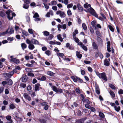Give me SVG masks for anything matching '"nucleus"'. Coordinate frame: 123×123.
<instances>
[{"label":"nucleus","instance_id":"24","mask_svg":"<svg viewBox=\"0 0 123 123\" xmlns=\"http://www.w3.org/2000/svg\"><path fill=\"white\" fill-rule=\"evenodd\" d=\"M43 35L45 36H48L49 35V33L46 31H45L43 32Z\"/></svg>","mask_w":123,"mask_h":123},{"label":"nucleus","instance_id":"62","mask_svg":"<svg viewBox=\"0 0 123 123\" xmlns=\"http://www.w3.org/2000/svg\"><path fill=\"white\" fill-rule=\"evenodd\" d=\"M90 104H87L85 105V107L87 108L90 109L91 107L89 105Z\"/></svg>","mask_w":123,"mask_h":123},{"label":"nucleus","instance_id":"9","mask_svg":"<svg viewBox=\"0 0 123 123\" xmlns=\"http://www.w3.org/2000/svg\"><path fill=\"white\" fill-rule=\"evenodd\" d=\"M40 84L39 83H37L35 85V91H38L40 88Z\"/></svg>","mask_w":123,"mask_h":123},{"label":"nucleus","instance_id":"37","mask_svg":"<svg viewBox=\"0 0 123 123\" xmlns=\"http://www.w3.org/2000/svg\"><path fill=\"white\" fill-rule=\"evenodd\" d=\"M109 86L111 88L113 89H116V87L115 86L111 84H109Z\"/></svg>","mask_w":123,"mask_h":123},{"label":"nucleus","instance_id":"1","mask_svg":"<svg viewBox=\"0 0 123 123\" xmlns=\"http://www.w3.org/2000/svg\"><path fill=\"white\" fill-rule=\"evenodd\" d=\"M6 13L7 15V18L9 20H12V19L14 16H15L16 14L14 12H12V11L8 10L6 12Z\"/></svg>","mask_w":123,"mask_h":123},{"label":"nucleus","instance_id":"2","mask_svg":"<svg viewBox=\"0 0 123 123\" xmlns=\"http://www.w3.org/2000/svg\"><path fill=\"white\" fill-rule=\"evenodd\" d=\"M87 12H89L91 14L97 18H98V16L96 14L95 11L92 7L89 8L87 10L85 11Z\"/></svg>","mask_w":123,"mask_h":123},{"label":"nucleus","instance_id":"16","mask_svg":"<svg viewBox=\"0 0 123 123\" xmlns=\"http://www.w3.org/2000/svg\"><path fill=\"white\" fill-rule=\"evenodd\" d=\"M22 48L23 50L27 47V45L25 43H22L21 44Z\"/></svg>","mask_w":123,"mask_h":123},{"label":"nucleus","instance_id":"21","mask_svg":"<svg viewBox=\"0 0 123 123\" xmlns=\"http://www.w3.org/2000/svg\"><path fill=\"white\" fill-rule=\"evenodd\" d=\"M76 55L77 56L78 58L80 59L81 58L82 56V55L80 54L78 51L76 52Z\"/></svg>","mask_w":123,"mask_h":123},{"label":"nucleus","instance_id":"57","mask_svg":"<svg viewBox=\"0 0 123 123\" xmlns=\"http://www.w3.org/2000/svg\"><path fill=\"white\" fill-rule=\"evenodd\" d=\"M67 12L68 15V16H71L72 14L70 10H68Z\"/></svg>","mask_w":123,"mask_h":123},{"label":"nucleus","instance_id":"35","mask_svg":"<svg viewBox=\"0 0 123 123\" xmlns=\"http://www.w3.org/2000/svg\"><path fill=\"white\" fill-rule=\"evenodd\" d=\"M99 115L101 117L103 118L105 117V116L104 114L101 112H99Z\"/></svg>","mask_w":123,"mask_h":123},{"label":"nucleus","instance_id":"25","mask_svg":"<svg viewBox=\"0 0 123 123\" xmlns=\"http://www.w3.org/2000/svg\"><path fill=\"white\" fill-rule=\"evenodd\" d=\"M115 109L118 112L120 109V107L119 106L117 107L116 106H115L114 107Z\"/></svg>","mask_w":123,"mask_h":123},{"label":"nucleus","instance_id":"50","mask_svg":"<svg viewBox=\"0 0 123 123\" xmlns=\"http://www.w3.org/2000/svg\"><path fill=\"white\" fill-rule=\"evenodd\" d=\"M57 54L58 55L61 57L63 56L64 55V54L62 53H57Z\"/></svg>","mask_w":123,"mask_h":123},{"label":"nucleus","instance_id":"51","mask_svg":"<svg viewBox=\"0 0 123 123\" xmlns=\"http://www.w3.org/2000/svg\"><path fill=\"white\" fill-rule=\"evenodd\" d=\"M22 80L23 82H25L27 80V79L25 77H23L22 78Z\"/></svg>","mask_w":123,"mask_h":123},{"label":"nucleus","instance_id":"3","mask_svg":"<svg viewBox=\"0 0 123 123\" xmlns=\"http://www.w3.org/2000/svg\"><path fill=\"white\" fill-rule=\"evenodd\" d=\"M14 74V72H11L8 73H5L3 74V77L6 79L10 78Z\"/></svg>","mask_w":123,"mask_h":123},{"label":"nucleus","instance_id":"4","mask_svg":"<svg viewBox=\"0 0 123 123\" xmlns=\"http://www.w3.org/2000/svg\"><path fill=\"white\" fill-rule=\"evenodd\" d=\"M52 88L53 91L58 93H62V91L61 89L57 88L55 86H53Z\"/></svg>","mask_w":123,"mask_h":123},{"label":"nucleus","instance_id":"40","mask_svg":"<svg viewBox=\"0 0 123 123\" xmlns=\"http://www.w3.org/2000/svg\"><path fill=\"white\" fill-rule=\"evenodd\" d=\"M14 31L12 27H11L10 28V31L9 32V34H11L14 33Z\"/></svg>","mask_w":123,"mask_h":123},{"label":"nucleus","instance_id":"53","mask_svg":"<svg viewBox=\"0 0 123 123\" xmlns=\"http://www.w3.org/2000/svg\"><path fill=\"white\" fill-rule=\"evenodd\" d=\"M89 29L91 33H93L94 32V31L92 28V27H90L89 28Z\"/></svg>","mask_w":123,"mask_h":123},{"label":"nucleus","instance_id":"54","mask_svg":"<svg viewBox=\"0 0 123 123\" xmlns=\"http://www.w3.org/2000/svg\"><path fill=\"white\" fill-rule=\"evenodd\" d=\"M82 49L84 50H85V51H87V48L84 45H83V46L82 47Z\"/></svg>","mask_w":123,"mask_h":123},{"label":"nucleus","instance_id":"46","mask_svg":"<svg viewBox=\"0 0 123 123\" xmlns=\"http://www.w3.org/2000/svg\"><path fill=\"white\" fill-rule=\"evenodd\" d=\"M34 31L32 29H29L28 30V32L31 34H33V31Z\"/></svg>","mask_w":123,"mask_h":123},{"label":"nucleus","instance_id":"55","mask_svg":"<svg viewBox=\"0 0 123 123\" xmlns=\"http://www.w3.org/2000/svg\"><path fill=\"white\" fill-rule=\"evenodd\" d=\"M8 30H7L5 32H3L0 33V36L3 35L5 34H6L8 33Z\"/></svg>","mask_w":123,"mask_h":123},{"label":"nucleus","instance_id":"13","mask_svg":"<svg viewBox=\"0 0 123 123\" xmlns=\"http://www.w3.org/2000/svg\"><path fill=\"white\" fill-rule=\"evenodd\" d=\"M97 39L98 43L99 44H102V40L101 38L98 37H97Z\"/></svg>","mask_w":123,"mask_h":123},{"label":"nucleus","instance_id":"45","mask_svg":"<svg viewBox=\"0 0 123 123\" xmlns=\"http://www.w3.org/2000/svg\"><path fill=\"white\" fill-rule=\"evenodd\" d=\"M51 5H55L57 4V2L56 1H51L50 3Z\"/></svg>","mask_w":123,"mask_h":123},{"label":"nucleus","instance_id":"61","mask_svg":"<svg viewBox=\"0 0 123 123\" xmlns=\"http://www.w3.org/2000/svg\"><path fill=\"white\" fill-rule=\"evenodd\" d=\"M75 91L76 92L78 93L79 94L81 93L80 92L79 89L78 88H76L75 89Z\"/></svg>","mask_w":123,"mask_h":123},{"label":"nucleus","instance_id":"52","mask_svg":"<svg viewBox=\"0 0 123 123\" xmlns=\"http://www.w3.org/2000/svg\"><path fill=\"white\" fill-rule=\"evenodd\" d=\"M62 27V26L61 25L59 24L57 26V28H58V30L59 31H61V30L60 29Z\"/></svg>","mask_w":123,"mask_h":123},{"label":"nucleus","instance_id":"38","mask_svg":"<svg viewBox=\"0 0 123 123\" xmlns=\"http://www.w3.org/2000/svg\"><path fill=\"white\" fill-rule=\"evenodd\" d=\"M78 31L77 30H76L73 33V36H76V35L78 34Z\"/></svg>","mask_w":123,"mask_h":123},{"label":"nucleus","instance_id":"49","mask_svg":"<svg viewBox=\"0 0 123 123\" xmlns=\"http://www.w3.org/2000/svg\"><path fill=\"white\" fill-rule=\"evenodd\" d=\"M39 17V16L38 14L37 13H35L34 16H33V18H36L38 17Z\"/></svg>","mask_w":123,"mask_h":123},{"label":"nucleus","instance_id":"15","mask_svg":"<svg viewBox=\"0 0 123 123\" xmlns=\"http://www.w3.org/2000/svg\"><path fill=\"white\" fill-rule=\"evenodd\" d=\"M77 7L80 12H82L83 11V7L80 4H78Z\"/></svg>","mask_w":123,"mask_h":123},{"label":"nucleus","instance_id":"64","mask_svg":"<svg viewBox=\"0 0 123 123\" xmlns=\"http://www.w3.org/2000/svg\"><path fill=\"white\" fill-rule=\"evenodd\" d=\"M96 34L98 36H101V34L99 31H96Z\"/></svg>","mask_w":123,"mask_h":123},{"label":"nucleus","instance_id":"60","mask_svg":"<svg viewBox=\"0 0 123 123\" xmlns=\"http://www.w3.org/2000/svg\"><path fill=\"white\" fill-rule=\"evenodd\" d=\"M26 42L27 43L29 44L31 43V40L30 41L28 39H27L26 40Z\"/></svg>","mask_w":123,"mask_h":123},{"label":"nucleus","instance_id":"22","mask_svg":"<svg viewBox=\"0 0 123 123\" xmlns=\"http://www.w3.org/2000/svg\"><path fill=\"white\" fill-rule=\"evenodd\" d=\"M92 45V46L93 47L94 49H98V46L95 42H93Z\"/></svg>","mask_w":123,"mask_h":123},{"label":"nucleus","instance_id":"42","mask_svg":"<svg viewBox=\"0 0 123 123\" xmlns=\"http://www.w3.org/2000/svg\"><path fill=\"white\" fill-rule=\"evenodd\" d=\"M45 54L49 56L51 54V52L50 51L48 50L45 52Z\"/></svg>","mask_w":123,"mask_h":123},{"label":"nucleus","instance_id":"19","mask_svg":"<svg viewBox=\"0 0 123 123\" xmlns=\"http://www.w3.org/2000/svg\"><path fill=\"white\" fill-rule=\"evenodd\" d=\"M109 93L111 96V98H113L115 97V95L114 93L112 91L110 90L109 92Z\"/></svg>","mask_w":123,"mask_h":123},{"label":"nucleus","instance_id":"23","mask_svg":"<svg viewBox=\"0 0 123 123\" xmlns=\"http://www.w3.org/2000/svg\"><path fill=\"white\" fill-rule=\"evenodd\" d=\"M7 82V84L9 85H11L12 84V80L10 79Z\"/></svg>","mask_w":123,"mask_h":123},{"label":"nucleus","instance_id":"43","mask_svg":"<svg viewBox=\"0 0 123 123\" xmlns=\"http://www.w3.org/2000/svg\"><path fill=\"white\" fill-rule=\"evenodd\" d=\"M25 70L27 72L29 73L31 72L32 70L31 69L28 68H26Z\"/></svg>","mask_w":123,"mask_h":123},{"label":"nucleus","instance_id":"44","mask_svg":"<svg viewBox=\"0 0 123 123\" xmlns=\"http://www.w3.org/2000/svg\"><path fill=\"white\" fill-rule=\"evenodd\" d=\"M90 99L89 98H88V99H86L85 100L87 104H90V102L89 101V99Z\"/></svg>","mask_w":123,"mask_h":123},{"label":"nucleus","instance_id":"14","mask_svg":"<svg viewBox=\"0 0 123 123\" xmlns=\"http://www.w3.org/2000/svg\"><path fill=\"white\" fill-rule=\"evenodd\" d=\"M107 50L109 52L111 51V48L110 47V42H107Z\"/></svg>","mask_w":123,"mask_h":123},{"label":"nucleus","instance_id":"30","mask_svg":"<svg viewBox=\"0 0 123 123\" xmlns=\"http://www.w3.org/2000/svg\"><path fill=\"white\" fill-rule=\"evenodd\" d=\"M78 77H74V76H72L71 77V78L75 82H77L78 80V79H77V78Z\"/></svg>","mask_w":123,"mask_h":123},{"label":"nucleus","instance_id":"20","mask_svg":"<svg viewBox=\"0 0 123 123\" xmlns=\"http://www.w3.org/2000/svg\"><path fill=\"white\" fill-rule=\"evenodd\" d=\"M22 32L23 34L25 36H27L28 35V32L22 29Z\"/></svg>","mask_w":123,"mask_h":123},{"label":"nucleus","instance_id":"11","mask_svg":"<svg viewBox=\"0 0 123 123\" xmlns=\"http://www.w3.org/2000/svg\"><path fill=\"white\" fill-rule=\"evenodd\" d=\"M31 43H33L34 44H38L39 42L38 41L34 39H32L31 40Z\"/></svg>","mask_w":123,"mask_h":123},{"label":"nucleus","instance_id":"33","mask_svg":"<svg viewBox=\"0 0 123 123\" xmlns=\"http://www.w3.org/2000/svg\"><path fill=\"white\" fill-rule=\"evenodd\" d=\"M73 37L76 43H78L79 42V39L77 38L76 37V36H73Z\"/></svg>","mask_w":123,"mask_h":123},{"label":"nucleus","instance_id":"7","mask_svg":"<svg viewBox=\"0 0 123 123\" xmlns=\"http://www.w3.org/2000/svg\"><path fill=\"white\" fill-rule=\"evenodd\" d=\"M100 78H101L102 79L105 80H107V78L106 77L105 74V73H102L100 74L99 75V77Z\"/></svg>","mask_w":123,"mask_h":123},{"label":"nucleus","instance_id":"32","mask_svg":"<svg viewBox=\"0 0 123 123\" xmlns=\"http://www.w3.org/2000/svg\"><path fill=\"white\" fill-rule=\"evenodd\" d=\"M9 106L10 108L12 109H13L15 108V106L13 104H11Z\"/></svg>","mask_w":123,"mask_h":123},{"label":"nucleus","instance_id":"17","mask_svg":"<svg viewBox=\"0 0 123 123\" xmlns=\"http://www.w3.org/2000/svg\"><path fill=\"white\" fill-rule=\"evenodd\" d=\"M54 36L52 34H50L49 35V37L48 38L45 39L46 41L50 40L52 39L53 37Z\"/></svg>","mask_w":123,"mask_h":123},{"label":"nucleus","instance_id":"8","mask_svg":"<svg viewBox=\"0 0 123 123\" xmlns=\"http://www.w3.org/2000/svg\"><path fill=\"white\" fill-rule=\"evenodd\" d=\"M24 98L29 101H30L31 99V98L29 95L26 93H25L24 94Z\"/></svg>","mask_w":123,"mask_h":123},{"label":"nucleus","instance_id":"29","mask_svg":"<svg viewBox=\"0 0 123 123\" xmlns=\"http://www.w3.org/2000/svg\"><path fill=\"white\" fill-rule=\"evenodd\" d=\"M73 105H71V107L72 108H74V107H77L78 106V104L75 102H74L73 104Z\"/></svg>","mask_w":123,"mask_h":123},{"label":"nucleus","instance_id":"41","mask_svg":"<svg viewBox=\"0 0 123 123\" xmlns=\"http://www.w3.org/2000/svg\"><path fill=\"white\" fill-rule=\"evenodd\" d=\"M23 7L25 9H27L29 7V6L27 4H23Z\"/></svg>","mask_w":123,"mask_h":123},{"label":"nucleus","instance_id":"56","mask_svg":"<svg viewBox=\"0 0 123 123\" xmlns=\"http://www.w3.org/2000/svg\"><path fill=\"white\" fill-rule=\"evenodd\" d=\"M73 6V4L72 3L69 4H68L67 6V8H69L72 7Z\"/></svg>","mask_w":123,"mask_h":123},{"label":"nucleus","instance_id":"31","mask_svg":"<svg viewBox=\"0 0 123 123\" xmlns=\"http://www.w3.org/2000/svg\"><path fill=\"white\" fill-rule=\"evenodd\" d=\"M96 22L95 21H93L91 22V25H92L93 27H95V28H96V27L95 26V25L96 24Z\"/></svg>","mask_w":123,"mask_h":123},{"label":"nucleus","instance_id":"47","mask_svg":"<svg viewBox=\"0 0 123 123\" xmlns=\"http://www.w3.org/2000/svg\"><path fill=\"white\" fill-rule=\"evenodd\" d=\"M62 3H63L65 5H67L68 3V0H64V1L63 0L62 1Z\"/></svg>","mask_w":123,"mask_h":123},{"label":"nucleus","instance_id":"48","mask_svg":"<svg viewBox=\"0 0 123 123\" xmlns=\"http://www.w3.org/2000/svg\"><path fill=\"white\" fill-rule=\"evenodd\" d=\"M5 13L3 12H0V16L3 17H4L5 16Z\"/></svg>","mask_w":123,"mask_h":123},{"label":"nucleus","instance_id":"39","mask_svg":"<svg viewBox=\"0 0 123 123\" xmlns=\"http://www.w3.org/2000/svg\"><path fill=\"white\" fill-rule=\"evenodd\" d=\"M20 86L21 87H23V88H25L26 87V85L24 83H21L20 85Z\"/></svg>","mask_w":123,"mask_h":123},{"label":"nucleus","instance_id":"12","mask_svg":"<svg viewBox=\"0 0 123 123\" xmlns=\"http://www.w3.org/2000/svg\"><path fill=\"white\" fill-rule=\"evenodd\" d=\"M28 47L29 49L30 50H32L35 48V46L32 43L29 44Z\"/></svg>","mask_w":123,"mask_h":123},{"label":"nucleus","instance_id":"27","mask_svg":"<svg viewBox=\"0 0 123 123\" xmlns=\"http://www.w3.org/2000/svg\"><path fill=\"white\" fill-rule=\"evenodd\" d=\"M97 55H99V56L101 59H102L103 57V55L101 53H96V56Z\"/></svg>","mask_w":123,"mask_h":123},{"label":"nucleus","instance_id":"5","mask_svg":"<svg viewBox=\"0 0 123 123\" xmlns=\"http://www.w3.org/2000/svg\"><path fill=\"white\" fill-rule=\"evenodd\" d=\"M10 58H11L10 61L11 62H13L16 64L18 63L19 62V60L15 58H13V56H10Z\"/></svg>","mask_w":123,"mask_h":123},{"label":"nucleus","instance_id":"59","mask_svg":"<svg viewBox=\"0 0 123 123\" xmlns=\"http://www.w3.org/2000/svg\"><path fill=\"white\" fill-rule=\"evenodd\" d=\"M43 4L44 6V7L45 8H46L47 9H48L49 8V6L48 5L44 3H43Z\"/></svg>","mask_w":123,"mask_h":123},{"label":"nucleus","instance_id":"34","mask_svg":"<svg viewBox=\"0 0 123 123\" xmlns=\"http://www.w3.org/2000/svg\"><path fill=\"white\" fill-rule=\"evenodd\" d=\"M6 118L7 120L12 122V120H11V116H7L6 117Z\"/></svg>","mask_w":123,"mask_h":123},{"label":"nucleus","instance_id":"18","mask_svg":"<svg viewBox=\"0 0 123 123\" xmlns=\"http://www.w3.org/2000/svg\"><path fill=\"white\" fill-rule=\"evenodd\" d=\"M57 37L58 39L60 40L61 42H62L63 41V39L62 37H61V35L60 34L58 35L57 36Z\"/></svg>","mask_w":123,"mask_h":123},{"label":"nucleus","instance_id":"28","mask_svg":"<svg viewBox=\"0 0 123 123\" xmlns=\"http://www.w3.org/2000/svg\"><path fill=\"white\" fill-rule=\"evenodd\" d=\"M108 27L110 30L112 32H113L114 31V29L113 27L110 25H108Z\"/></svg>","mask_w":123,"mask_h":123},{"label":"nucleus","instance_id":"26","mask_svg":"<svg viewBox=\"0 0 123 123\" xmlns=\"http://www.w3.org/2000/svg\"><path fill=\"white\" fill-rule=\"evenodd\" d=\"M47 73L48 75L50 76L54 75V74L52 72L49 71L47 72Z\"/></svg>","mask_w":123,"mask_h":123},{"label":"nucleus","instance_id":"58","mask_svg":"<svg viewBox=\"0 0 123 123\" xmlns=\"http://www.w3.org/2000/svg\"><path fill=\"white\" fill-rule=\"evenodd\" d=\"M118 93L119 95L122 94H123V91L122 89H120L118 92Z\"/></svg>","mask_w":123,"mask_h":123},{"label":"nucleus","instance_id":"36","mask_svg":"<svg viewBox=\"0 0 123 123\" xmlns=\"http://www.w3.org/2000/svg\"><path fill=\"white\" fill-rule=\"evenodd\" d=\"M82 26L84 30H86L87 27L85 23H83L82 24Z\"/></svg>","mask_w":123,"mask_h":123},{"label":"nucleus","instance_id":"63","mask_svg":"<svg viewBox=\"0 0 123 123\" xmlns=\"http://www.w3.org/2000/svg\"><path fill=\"white\" fill-rule=\"evenodd\" d=\"M26 66L29 67H33V65L32 64H30L29 63H27L26 64Z\"/></svg>","mask_w":123,"mask_h":123},{"label":"nucleus","instance_id":"10","mask_svg":"<svg viewBox=\"0 0 123 123\" xmlns=\"http://www.w3.org/2000/svg\"><path fill=\"white\" fill-rule=\"evenodd\" d=\"M104 64L106 66H108L110 65V62L107 59H105L104 60Z\"/></svg>","mask_w":123,"mask_h":123},{"label":"nucleus","instance_id":"6","mask_svg":"<svg viewBox=\"0 0 123 123\" xmlns=\"http://www.w3.org/2000/svg\"><path fill=\"white\" fill-rule=\"evenodd\" d=\"M56 14L57 15L59 14L60 16L62 18H64L66 16L65 13L64 12L60 11H57L56 12Z\"/></svg>","mask_w":123,"mask_h":123}]
</instances>
